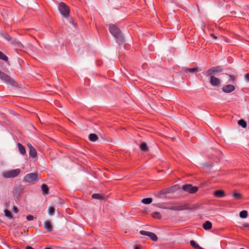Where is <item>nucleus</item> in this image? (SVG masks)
Segmentation results:
<instances>
[{"label": "nucleus", "instance_id": "1", "mask_svg": "<svg viewBox=\"0 0 249 249\" xmlns=\"http://www.w3.org/2000/svg\"><path fill=\"white\" fill-rule=\"evenodd\" d=\"M109 30L110 33L117 39V42L123 43L124 39L120 30L114 24L109 25Z\"/></svg>", "mask_w": 249, "mask_h": 249}, {"label": "nucleus", "instance_id": "2", "mask_svg": "<svg viewBox=\"0 0 249 249\" xmlns=\"http://www.w3.org/2000/svg\"><path fill=\"white\" fill-rule=\"evenodd\" d=\"M58 9L60 13L65 18L70 16V8L65 3L61 2L58 4Z\"/></svg>", "mask_w": 249, "mask_h": 249}, {"label": "nucleus", "instance_id": "3", "mask_svg": "<svg viewBox=\"0 0 249 249\" xmlns=\"http://www.w3.org/2000/svg\"><path fill=\"white\" fill-rule=\"evenodd\" d=\"M0 78L4 82L14 87H17V83L9 75L0 71Z\"/></svg>", "mask_w": 249, "mask_h": 249}, {"label": "nucleus", "instance_id": "4", "mask_svg": "<svg viewBox=\"0 0 249 249\" xmlns=\"http://www.w3.org/2000/svg\"><path fill=\"white\" fill-rule=\"evenodd\" d=\"M39 180L36 173H32L26 175L24 178V181L31 184H35Z\"/></svg>", "mask_w": 249, "mask_h": 249}, {"label": "nucleus", "instance_id": "5", "mask_svg": "<svg viewBox=\"0 0 249 249\" xmlns=\"http://www.w3.org/2000/svg\"><path fill=\"white\" fill-rule=\"evenodd\" d=\"M20 173L19 169H16L4 172L2 176L4 178H13L17 177Z\"/></svg>", "mask_w": 249, "mask_h": 249}, {"label": "nucleus", "instance_id": "6", "mask_svg": "<svg viewBox=\"0 0 249 249\" xmlns=\"http://www.w3.org/2000/svg\"><path fill=\"white\" fill-rule=\"evenodd\" d=\"M182 189L190 194H195L198 191V188L196 186H193L191 184H187L182 186Z\"/></svg>", "mask_w": 249, "mask_h": 249}, {"label": "nucleus", "instance_id": "7", "mask_svg": "<svg viewBox=\"0 0 249 249\" xmlns=\"http://www.w3.org/2000/svg\"><path fill=\"white\" fill-rule=\"evenodd\" d=\"M223 71V69L220 66L213 67L208 69L206 72L207 76H212V74L220 72Z\"/></svg>", "mask_w": 249, "mask_h": 249}, {"label": "nucleus", "instance_id": "8", "mask_svg": "<svg viewBox=\"0 0 249 249\" xmlns=\"http://www.w3.org/2000/svg\"><path fill=\"white\" fill-rule=\"evenodd\" d=\"M140 233L142 235L149 236L154 241H156L158 240L157 236L153 232L142 230L140 231Z\"/></svg>", "mask_w": 249, "mask_h": 249}, {"label": "nucleus", "instance_id": "9", "mask_svg": "<svg viewBox=\"0 0 249 249\" xmlns=\"http://www.w3.org/2000/svg\"><path fill=\"white\" fill-rule=\"evenodd\" d=\"M27 146L29 149V156L32 158H35L37 156V152L35 148L32 146L31 144L28 143Z\"/></svg>", "mask_w": 249, "mask_h": 249}, {"label": "nucleus", "instance_id": "10", "mask_svg": "<svg viewBox=\"0 0 249 249\" xmlns=\"http://www.w3.org/2000/svg\"><path fill=\"white\" fill-rule=\"evenodd\" d=\"M222 89L225 93H231L235 90V87L232 85L229 84L223 86Z\"/></svg>", "mask_w": 249, "mask_h": 249}, {"label": "nucleus", "instance_id": "11", "mask_svg": "<svg viewBox=\"0 0 249 249\" xmlns=\"http://www.w3.org/2000/svg\"><path fill=\"white\" fill-rule=\"evenodd\" d=\"M218 78L213 76H210V83L212 86H217L220 84Z\"/></svg>", "mask_w": 249, "mask_h": 249}, {"label": "nucleus", "instance_id": "12", "mask_svg": "<svg viewBox=\"0 0 249 249\" xmlns=\"http://www.w3.org/2000/svg\"><path fill=\"white\" fill-rule=\"evenodd\" d=\"M213 195L215 197L222 198L225 196V192L222 190H218L214 192Z\"/></svg>", "mask_w": 249, "mask_h": 249}, {"label": "nucleus", "instance_id": "13", "mask_svg": "<svg viewBox=\"0 0 249 249\" xmlns=\"http://www.w3.org/2000/svg\"><path fill=\"white\" fill-rule=\"evenodd\" d=\"M44 228L48 231H53V227L51 222L48 221H45L44 222Z\"/></svg>", "mask_w": 249, "mask_h": 249}, {"label": "nucleus", "instance_id": "14", "mask_svg": "<svg viewBox=\"0 0 249 249\" xmlns=\"http://www.w3.org/2000/svg\"><path fill=\"white\" fill-rule=\"evenodd\" d=\"M212 227V224L209 221H206L203 225V228L205 230H210Z\"/></svg>", "mask_w": 249, "mask_h": 249}, {"label": "nucleus", "instance_id": "15", "mask_svg": "<svg viewBox=\"0 0 249 249\" xmlns=\"http://www.w3.org/2000/svg\"><path fill=\"white\" fill-rule=\"evenodd\" d=\"M18 148L19 152L22 155L26 154L25 148V147H24V146L22 144H21L20 143H18Z\"/></svg>", "mask_w": 249, "mask_h": 249}, {"label": "nucleus", "instance_id": "16", "mask_svg": "<svg viewBox=\"0 0 249 249\" xmlns=\"http://www.w3.org/2000/svg\"><path fill=\"white\" fill-rule=\"evenodd\" d=\"M92 197L99 200H103L105 198L104 195L100 194H94L92 195Z\"/></svg>", "mask_w": 249, "mask_h": 249}, {"label": "nucleus", "instance_id": "17", "mask_svg": "<svg viewBox=\"0 0 249 249\" xmlns=\"http://www.w3.org/2000/svg\"><path fill=\"white\" fill-rule=\"evenodd\" d=\"M41 189L42 190L43 194L44 195H47L49 193V188L48 186L45 184H43L41 186Z\"/></svg>", "mask_w": 249, "mask_h": 249}, {"label": "nucleus", "instance_id": "18", "mask_svg": "<svg viewBox=\"0 0 249 249\" xmlns=\"http://www.w3.org/2000/svg\"><path fill=\"white\" fill-rule=\"evenodd\" d=\"M98 136L93 133L90 134L89 136V140L91 142H95L98 140Z\"/></svg>", "mask_w": 249, "mask_h": 249}, {"label": "nucleus", "instance_id": "19", "mask_svg": "<svg viewBox=\"0 0 249 249\" xmlns=\"http://www.w3.org/2000/svg\"><path fill=\"white\" fill-rule=\"evenodd\" d=\"M190 245L196 249H202V248L196 244L194 240L190 241Z\"/></svg>", "mask_w": 249, "mask_h": 249}, {"label": "nucleus", "instance_id": "20", "mask_svg": "<svg viewBox=\"0 0 249 249\" xmlns=\"http://www.w3.org/2000/svg\"><path fill=\"white\" fill-rule=\"evenodd\" d=\"M141 150L143 151H147L148 150V147L147 144L144 142H142L140 146Z\"/></svg>", "mask_w": 249, "mask_h": 249}, {"label": "nucleus", "instance_id": "21", "mask_svg": "<svg viewBox=\"0 0 249 249\" xmlns=\"http://www.w3.org/2000/svg\"><path fill=\"white\" fill-rule=\"evenodd\" d=\"M238 124L243 128H246L247 125L246 122L243 119L239 120L238 122Z\"/></svg>", "mask_w": 249, "mask_h": 249}, {"label": "nucleus", "instance_id": "22", "mask_svg": "<svg viewBox=\"0 0 249 249\" xmlns=\"http://www.w3.org/2000/svg\"><path fill=\"white\" fill-rule=\"evenodd\" d=\"M239 215L242 218H246L248 216V212L245 210L242 211L240 212Z\"/></svg>", "mask_w": 249, "mask_h": 249}, {"label": "nucleus", "instance_id": "23", "mask_svg": "<svg viewBox=\"0 0 249 249\" xmlns=\"http://www.w3.org/2000/svg\"><path fill=\"white\" fill-rule=\"evenodd\" d=\"M4 212L5 216L8 217L9 219H12L13 218V216L10 211L6 209L5 210Z\"/></svg>", "mask_w": 249, "mask_h": 249}, {"label": "nucleus", "instance_id": "24", "mask_svg": "<svg viewBox=\"0 0 249 249\" xmlns=\"http://www.w3.org/2000/svg\"><path fill=\"white\" fill-rule=\"evenodd\" d=\"M142 202L145 204H150L152 202V198H143Z\"/></svg>", "mask_w": 249, "mask_h": 249}, {"label": "nucleus", "instance_id": "25", "mask_svg": "<svg viewBox=\"0 0 249 249\" xmlns=\"http://www.w3.org/2000/svg\"><path fill=\"white\" fill-rule=\"evenodd\" d=\"M186 72H196L198 71V69L196 68H186L185 70Z\"/></svg>", "mask_w": 249, "mask_h": 249}, {"label": "nucleus", "instance_id": "26", "mask_svg": "<svg viewBox=\"0 0 249 249\" xmlns=\"http://www.w3.org/2000/svg\"><path fill=\"white\" fill-rule=\"evenodd\" d=\"M0 59L6 62H8V57L5 55L3 53L0 51Z\"/></svg>", "mask_w": 249, "mask_h": 249}, {"label": "nucleus", "instance_id": "27", "mask_svg": "<svg viewBox=\"0 0 249 249\" xmlns=\"http://www.w3.org/2000/svg\"><path fill=\"white\" fill-rule=\"evenodd\" d=\"M232 196L236 199H240L242 198V195L236 192H234Z\"/></svg>", "mask_w": 249, "mask_h": 249}, {"label": "nucleus", "instance_id": "28", "mask_svg": "<svg viewBox=\"0 0 249 249\" xmlns=\"http://www.w3.org/2000/svg\"><path fill=\"white\" fill-rule=\"evenodd\" d=\"M55 212V209L54 207L51 206L49 208L48 212L50 215H53Z\"/></svg>", "mask_w": 249, "mask_h": 249}, {"label": "nucleus", "instance_id": "29", "mask_svg": "<svg viewBox=\"0 0 249 249\" xmlns=\"http://www.w3.org/2000/svg\"><path fill=\"white\" fill-rule=\"evenodd\" d=\"M1 35L5 39H6L8 41H10L12 39L11 37L6 33H1Z\"/></svg>", "mask_w": 249, "mask_h": 249}, {"label": "nucleus", "instance_id": "30", "mask_svg": "<svg viewBox=\"0 0 249 249\" xmlns=\"http://www.w3.org/2000/svg\"><path fill=\"white\" fill-rule=\"evenodd\" d=\"M152 217L155 218L160 219L161 218V214L158 212H154L152 213Z\"/></svg>", "mask_w": 249, "mask_h": 249}, {"label": "nucleus", "instance_id": "31", "mask_svg": "<svg viewBox=\"0 0 249 249\" xmlns=\"http://www.w3.org/2000/svg\"><path fill=\"white\" fill-rule=\"evenodd\" d=\"M26 219L28 221H31L34 219V216L32 215H28L26 216Z\"/></svg>", "mask_w": 249, "mask_h": 249}, {"label": "nucleus", "instance_id": "32", "mask_svg": "<svg viewBox=\"0 0 249 249\" xmlns=\"http://www.w3.org/2000/svg\"><path fill=\"white\" fill-rule=\"evenodd\" d=\"M245 78L246 81L249 82V73H248L245 74Z\"/></svg>", "mask_w": 249, "mask_h": 249}, {"label": "nucleus", "instance_id": "33", "mask_svg": "<svg viewBox=\"0 0 249 249\" xmlns=\"http://www.w3.org/2000/svg\"><path fill=\"white\" fill-rule=\"evenodd\" d=\"M13 211L15 213H18V208L16 206H14V208H13Z\"/></svg>", "mask_w": 249, "mask_h": 249}, {"label": "nucleus", "instance_id": "34", "mask_svg": "<svg viewBox=\"0 0 249 249\" xmlns=\"http://www.w3.org/2000/svg\"><path fill=\"white\" fill-rule=\"evenodd\" d=\"M230 80L231 81H234L235 79V77L233 75H230Z\"/></svg>", "mask_w": 249, "mask_h": 249}, {"label": "nucleus", "instance_id": "35", "mask_svg": "<svg viewBox=\"0 0 249 249\" xmlns=\"http://www.w3.org/2000/svg\"><path fill=\"white\" fill-rule=\"evenodd\" d=\"M25 249H34L31 246H28L26 247Z\"/></svg>", "mask_w": 249, "mask_h": 249}, {"label": "nucleus", "instance_id": "36", "mask_svg": "<svg viewBox=\"0 0 249 249\" xmlns=\"http://www.w3.org/2000/svg\"><path fill=\"white\" fill-rule=\"evenodd\" d=\"M182 206H178L177 207V208L176 209V210H182Z\"/></svg>", "mask_w": 249, "mask_h": 249}, {"label": "nucleus", "instance_id": "37", "mask_svg": "<svg viewBox=\"0 0 249 249\" xmlns=\"http://www.w3.org/2000/svg\"><path fill=\"white\" fill-rule=\"evenodd\" d=\"M134 249H141V246H137L135 247Z\"/></svg>", "mask_w": 249, "mask_h": 249}, {"label": "nucleus", "instance_id": "38", "mask_svg": "<svg viewBox=\"0 0 249 249\" xmlns=\"http://www.w3.org/2000/svg\"><path fill=\"white\" fill-rule=\"evenodd\" d=\"M211 36H212L213 37V38L214 39H216L217 38V37L216 36H215L214 35L211 34Z\"/></svg>", "mask_w": 249, "mask_h": 249}, {"label": "nucleus", "instance_id": "39", "mask_svg": "<svg viewBox=\"0 0 249 249\" xmlns=\"http://www.w3.org/2000/svg\"><path fill=\"white\" fill-rule=\"evenodd\" d=\"M45 249H52L50 248H45Z\"/></svg>", "mask_w": 249, "mask_h": 249}, {"label": "nucleus", "instance_id": "40", "mask_svg": "<svg viewBox=\"0 0 249 249\" xmlns=\"http://www.w3.org/2000/svg\"><path fill=\"white\" fill-rule=\"evenodd\" d=\"M202 249H204L203 248H202Z\"/></svg>", "mask_w": 249, "mask_h": 249}]
</instances>
